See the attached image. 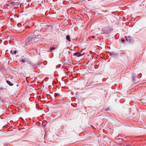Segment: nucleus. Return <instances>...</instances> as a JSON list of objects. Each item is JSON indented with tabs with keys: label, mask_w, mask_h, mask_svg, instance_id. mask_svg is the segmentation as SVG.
<instances>
[{
	"label": "nucleus",
	"mask_w": 146,
	"mask_h": 146,
	"mask_svg": "<svg viewBox=\"0 0 146 146\" xmlns=\"http://www.w3.org/2000/svg\"><path fill=\"white\" fill-rule=\"evenodd\" d=\"M35 32L33 35H31L29 36L28 41H29L32 44L36 42L35 40Z\"/></svg>",
	"instance_id": "1"
},
{
	"label": "nucleus",
	"mask_w": 146,
	"mask_h": 146,
	"mask_svg": "<svg viewBox=\"0 0 146 146\" xmlns=\"http://www.w3.org/2000/svg\"><path fill=\"white\" fill-rule=\"evenodd\" d=\"M35 40L36 42H39L41 41L42 40L41 36L40 35L36 36L35 35Z\"/></svg>",
	"instance_id": "2"
},
{
	"label": "nucleus",
	"mask_w": 146,
	"mask_h": 146,
	"mask_svg": "<svg viewBox=\"0 0 146 146\" xmlns=\"http://www.w3.org/2000/svg\"><path fill=\"white\" fill-rule=\"evenodd\" d=\"M20 62L22 63L23 62H28V60L25 58L22 57L19 60Z\"/></svg>",
	"instance_id": "3"
},
{
	"label": "nucleus",
	"mask_w": 146,
	"mask_h": 146,
	"mask_svg": "<svg viewBox=\"0 0 146 146\" xmlns=\"http://www.w3.org/2000/svg\"><path fill=\"white\" fill-rule=\"evenodd\" d=\"M6 82L10 86H13V84L11 83V82L10 81H9L7 80L6 81Z\"/></svg>",
	"instance_id": "4"
},
{
	"label": "nucleus",
	"mask_w": 146,
	"mask_h": 146,
	"mask_svg": "<svg viewBox=\"0 0 146 146\" xmlns=\"http://www.w3.org/2000/svg\"><path fill=\"white\" fill-rule=\"evenodd\" d=\"M66 39L69 41L70 42V36L68 35L66 36Z\"/></svg>",
	"instance_id": "5"
},
{
	"label": "nucleus",
	"mask_w": 146,
	"mask_h": 146,
	"mask_svg": "<svg viewBox=\"0 0 146 146\" xmlns=\"http://www.w3.org/2000/svg\"><path fill=\"white\" fill-rule=\"evenodd\" d=\"M49 49H50V51H51L52 50H55L56 48L53 47H50Z\"/></svg>",
	"instance_id": "6"
},
{
	"label": "nucleus",
	"mask_w": 146,
	"mask_h": 146,
	"mask_svg": "<svg viewBox=\"0 0 146 146\" xmlns=\"http://www.w3.org/2000/svg\"><path fill=\"white\" fill-rule=\"evenodd\" d=\"M82 52V51L81 52H80L79 55L77 56L78 57L79 56H82L85 53L84 52L83 53Z\"/></svg>",
	"instance_id": "7"
},
{
	"label": "nucleus",
	"mask_w": 146,
	"mask_h": 146,
	"mask_svg": "<svg viewBox=\"0 0 146 146\" xmlns=\"http://www.w3.org/2000/svg\"><path fill=\"white\" fill-rule=\"evenodd\" d=\"M13 50H11V52L12 53V54H13ZM17 53V51L16 50H15L13 52V53L15 54H16Z\"/></svg>",
	"instance_id": "8"
},
{
	"label": "nucleus",
	"mask_w": 146,
	"mask_h": 146,
	"mask_svg": "<svg viewBox=\"0 0 146 146\" xmlns=\"http://www.w3.org/2000/svg\"><path fill=\"white\" fill-rule=\"evenodd\" d=\"M59 94L58 93V94H56V93H55V96H56V95H58Z\"/></svg>",
	"instance_id": "9"
},
{
	"label": "nucleus",
	"mask_w": 146,
	"mask_h": 146,
	"mask_svg": "<svg viewBox=\"0 0 146 146\" xmlns=\"http://www.w3.org/2000/svg\"><path fill=\"white\" fill-rule=\"evenodd\" d=\"M104 110V109H103V111H106V110Z\"/></svg>",
	"instance_id": "10"
},
{
	"label": "nucleus",
	"mask_w": 146,
	"mask_h": 146,
	"mask_svg": "<svg viewBox=\"0 0 146 146\" xmlns=\"http://www.w3.org/2000/svg\"><path fill=\"white\" fill-rule=\"evenodd\" d=\"M75 54H76V55L77 54H78L77 53H75Z\"/></svg>",
	"instance_id": "11"
},
{
	"label": "nucleus",
	"mask_w": 146,
	"mask_h": 146,
	"mask_svg": "<svg viewBox=\"0 0 146 146\" xmlns=\"http://www.w3.org/2000/svg\"><path fill=\"white\" fill-rule=\"evenodd\" d=\"M93 37L94 38L95 37H94V36H93Z\"/></svg>",
	"instance_id": "12"
},
{
	"label": "nucleus",
	"mask_w": 146,
	"mask_h": 146,
	"mask_svg": "<svg viewBox=\"0 0 146 146\" xmlns=\"http://www.w3.org/2000/svg\"><path fill=\"white\" fill-rule=\"evenodd\" d=\"M122 41H124V40H122Z\"/></svg>",
	"instance_id": "13"
},
{
	"label": "nucleus",
	"mask_w": 146,
	"mask_h": 146,
	"mask_svg": "<svg viewBox=\"0 0 146 146\" xmlns=\"http://www.w3.org/2000/svg\"><path fill=\"white\" fill-rule=\"evenodd\" d=\"M122 41H124V40H122Z\"/></svg>",
	"instance_id": "14"
},
{
	"label": "nucleus",
	"mask_w": 146,
	"mask_h": 146,
	"mask_svg": "<svg viewBox=\"0 0 146 146\" xmlns=\"http://www.w3.org/2000/svg\"><path fill=\"white\" fill-rule=\"evenodd\" d=\"M122 41H124V40H122Z\"/></svg>",
	"instance_id": "15"
},
{
	"label": "nucleus",
	"mask_w": 146,
	"mask_h": 146,
	"mask_svg": "<svg viewBox=\"0 0 146 146\" xmlns=\"http://www.w3.org/2000/svg\"><path fill=\"white\" fill-rule=\"evenodd\" d=\"M122 41H124V40H122Z\"/></svg>",
	"instance_id": "16"
}]
</instances>
